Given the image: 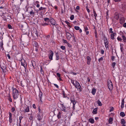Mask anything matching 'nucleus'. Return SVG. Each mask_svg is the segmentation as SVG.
<instances>
[{
    "mask_svg": "<svg viewBox=\"0 0 126 126\" xmlns=\"http://www.w3.org/2000/svg\"><path fill=\"white\" fill-rule=\"evenodd\" d=\"M13 96V98L16 99L18 97L19 95V92L16 89L12 88Z\"/></svg>",
    "mask_w": 126,
    "mask_h": 126,
    "instance_id": "f257e3e1",
    "label": "nucleus"
},
{
    "mask_svg": "<svg viewBox=\"0 0 126 126\" xmlns=\"http://www.w3.org/2000/svg\"><path fill=\"white\" fill-rule=\"evenodd\" d=\"M75 85L74 86L76 88H77V90L79 92H81L82 91V88L79 83L77 81H75Z\"/></svg>",
    "mask_w": 126,
    "mask_h": 126,
    "instance_id": "f03ea898",
    "label": "nucleus"
},
{
    "mask_svg": "<svg viewBox=\"0 0 126 126\" xmlns=\"http://www.w3.org/2000/svg\"><path fill=\"white\" fill-rule=\"evenodd\" d=\"M108 86L110 90H111L113 88V86L112 82L110 80H109L108 81Z\"/></svg>",
    "mask_w": 126,
    "mask_h": 126,
    "instance_id": "7ed1b4c3",
    "label": "nucleus"
},
{
    "mask_svg": "<svg viewBox=\"0 0 126 126\" xmlns=\"http://www.w3.org/2000/svg\"><path fill=\"white\" fill-rule=\"evenodd\" d=\"M21 64L22 65L24 66L25 68V70L26 71L27 66V64L24 59H23L21 60Z\"/></svg>",
    "mask_w": 126,
    "mask_h": 126,
    "instance_id": "20e7f679",
    "label": "nucleus"
},
{
    "mask_svg": "<svg viewBox=\"0 0 126 126\" xmlns=\"http://www.w3.org/2000/svg\"><path fill=\"white\" fill-rule=\"evenodd\" d=\"M23 111L25 112H28L30 111L29 107L26 105L24 106Z\"/></svg>",
    "mask_w": 126,
    "mask_h": 126,
    "instance_id": "39448f33",
    "label": "nucleus"
},
{
    "mask_svg": "<svg viewBox=\"0 0 126 126\" xmlns=\"http://www.w3.org/2000/svg\"><path fill=\"white\" fill-rule=\"evenodd\" d=\"M0 66L3 72L4 73L5 72L6 70V66L5 65L4 63H2L0 65Z\"/></svg>",
    "mask_w": 126,
    "mask_h": 126,
    "instance_id": "423d86ee",
    "label": "nucleus"
},
{
    "mask_svg": "<svg viewBox=\"0 0 126 126\" xmlns=\"http://www.w3.org/2000/svg\"><path fill=\"white\" fill-rule=\"evenodd\" d=\"M50 23L53 26H54L55 27H56V26L57 25V24L56 23V21L53 19L52 18L50 19Z\"/></svg>",
    "mask_w": 126,
    "mask_h": 126,
    "instance_id": "0eeeda50",
    "label": "nucleus"
},
{
    "mask_svg": "<svg viewBox=\"0 0 126 126\" xmlns=\"http://www.w3.org/2000/svg\"><path fill=\"white\" fill-rule=\"evenodd\" d=\"M53 53L52 50H50V53L48 55V57L51 60H52L53 56Z\"/></svg>",
    "mask_w": 126,
    "mask_h": 126,
    "instance_id": "6e6552de",
    "label": "nucleus"
},
{
    "mask_svg": "<svg viewBox=\"0 0 126 126\" xmlns=\"http://www.w3.org/2000/svg\"><path fill=\"white\" fill-rule=\"evenodd\" d=\"M71 103L73 104V107L74 109L75 107V105L76 103V102L74 98L71 99Z\"/></svg>",
    "mask_w": 126,
    "mask_h": 126,
    "instance_id": "1a4fd4ad",
    "label": "nucleus"
},
{
    "mask_svg": "<svg viewBox=\"0 0 126 126\" xmlns=\"http://www.w3.org/2000/svg\"><path fill=\"white\" fill-rule=\"evenodd\" d=\"M66 35L67 38L68 40H70L72 37V35L68 32H66Z\"/></svg>",
    "mask_w": 126,
    "mask_h": 126,
    "instance_id": "9d476101",
    "label": "nucleus"
},
{
    "mask_svg": "<svg viewBox=\"0 0 126 126\" xmlns=\"http://www.w3.org/2000/svg\"><path fill=\"white\" fill-rule=\"evenodd\" d=\"M9 121L10 123H11L12 122V114L10 112H9Z\"/></svg>",
    "mask_w": 126,
    "mask_h": 126,
    "instance_id": "9b49d317",
    "label": "nucleus"
},
{
    "mask_svg": "<svg viewBox=\"0 0 126 126\" xmlns=\"http://www.w3.org/2000/svg\"><path fill=\"white\" fill-rule=\"evenodd\" d=\"M125 22V19L124 17H121L120 19V23L121 24H122Z\"/></svg>",
    "mask_w": 126,
    "mask_h": 126,
    "instance_id": "f8f14e48",
    "label": "nucleus"
},
{
    "mask_svg": "<svg viewBox=\"0 0 126 126\" xmlns=\"http://www.w3.org/2000/svg\"><path fill=\"white\" fill-rule=\"evenodd\" d=\"M86 59L87 60V63L89 65L90 64V62L91 61V58L89 56H87L86 57Z\"/></svg>",
    "mask_w": 126,
    "mask_h": 126,
    "instance_id": "ddd939ff",
    "label": "nucleus"
},
{
    "mask_svg": "<svg viewBox=\"0 0 126 126\" xmlns=\"http://www.w3.org/2000/svg\"><path fill=\"white\" fill-rule=\"evenodd\" d=\"M104 43L106 48H108L109 45H108V42L107 39H106Z\"/></svg>",
    "mask_w": 126,
    "mask_h": 126,
    "instance_id": "4468645a",
    "label": "nucleus"
},
{
    "mask_svg": "<svg viewBox=\"0 0 126 126\" xmlns=\"http://www.w3.org/2000/svg\"><path fill=\"white\" fill-rule=\"evenodd\" d=\"M116 34L115 33H114L111 34V39L112 40H114L115 39L114 36H115Z\"/></svg>",
    "mask_w": 126,
    "mask_h": 126,
    "instance_id": "2eb2a0df",
    "label": "nucleus"
},
{
    "mask_svg": "<svg viewBox=\"0 0 126 126\" xmlns=\"http://www.w3.org/2000/svg\"><path fill=\"white\" fill-rule=\"evenodd\" d=\"M114 17L115 19L118 20L119 18L118 14L117 13L115 14L114 16Z\"/></svg>",
    "mask_w": 126,
    "mask_h": 126,
    "instance_id": "dca6fc26",
    "label": "nucleus"
},
{
    "mask_svg": "<svg viewBox=\"0 0 126 126\" xmlns=\"http://www.w3.org/2000/svg\"><path fill=\"white\" fill-rule=\"evenodd\" d=\"M61 105L62 106V110L63 111L65 112H66L65 108H66L63 105V104H61Z\"/></svg>",
    "mask_w": 126,
    "mask_h": 126,
    "instance_id": "f3484780",
    "label": "nucleus"
},
{
    "mask_svg": "<svg viewBox=\"0 0 126 126\" xmlns=\"http://www.w3.org/2000/svg\"><path fill=\"white\" fill-rule=\"evenodd\" d=\"M42 116H41L40 115L38 114L37 116V119L39 121H40V120L42 119Z\"/></svg>",
    "mask_w": 126,
    "mask_h": 126,
    "instance_id": "a211bd4d",
    "label": "nucleus"
},
{
    "mask_svg": "<svg viewBox=\"0 0 126 126\" xmlns=\"http://www.w3.org/2000/svg\"><path fill=\"white\" fill-rule=\"evenodd\" d=\"M124 99H123L122 100L121 103V108L122 109L124 107Z\"/></svg>",
    "mask_w": 126,
    "mask_h": 126,
    "instance_id": "6ab92c4d",
    "label": "nucleus"
},
{
    "mask_svg": "<svg viewBox=\"0 0 126 126\" xmlns=\"http://www.w3.org/2000/svg\"><path fill=\"white\" fill-rule=\"evenodd\" d=\"M97 108H95L93 110V113L94 114H96L97 113Z\"/></svg>",
    "mask_w": 126,
    "mask_h": 126,
    "instance_id": "aec40b11",
    "label": "nucleus"
},
{
    "mask_svg": "<svg viewBox=\"0 0 126 126\" xmlns=\"http://www.w3.org/2000/svg\"><path fill=\"white\" fill-rule=\"evenodd\" d=\"M57 116L58 119L61 118V112H59L57 115Z\"/></svg>",
    "mask_w": 126,
    "mask_h": 126,
    "instance_id": "412c9836",
    "label": "nucleus"
},
{
    "mask_svg": "<svg viewBox=\"0 0 126 126\" xmlns=\"http://www.w3.org/2000/svg\"><path fill=\"white\" fill-rule=\"evenodd\" d=\"M89 122L92 124H93L94 122V120L93 119L90 118L89 120Z\"/></svg>",
    "mask_w": 126,
    "mask_h": 126,
    "instance_id": "4be33fe9",
    "label": "nucleus"
},
{
    "mask_svg": "<svg viewBox=\"0 0 126 126\" xmlns=\"http://www.w3.org/2000/svg\"><path fill=\"white\" fill-rule=\"evenodd\" d=\"M96 89L94 88L93 89L92 91V94L94 95L95 94L96 92Z\"/></svg>",
    "mask_w": 126,
    "mask_h": 126,
    "instance_id": "5701e85b",
    "label": "nucleus"
},
{
    "mask_svg": "<svg viewBox=\"0 0 126 126\" xmlns=\"http://www.w3.org/2000/svg\"><path fill=\"white\" fill-rule=\"evenodd\" d=\"M33 45L34 46L36 47H38V45L37 44V43L36 42L34 41L33 42Z\"/></svg>",
    "mask_w": 126,
    "mask_h": 126,
    "instance_id": "b1692460",
    "label": "nucleus"
},
{
    "mask_svg": "<svg viewBox=\"0 0 126 126\" xmlns=\"http://www.w3.org/2000/svg\"><path fill=\"white\" fill-rule=\"evenodd\" d=\"M42 95H43L42 93L41 92H40L39 93V97L40 98V100L41 101V99L42 98Z\"/></svg>",
    "mask_w": 126,
    "mask_h": 126,
    "instance_id": "393cba45",
    "label": "nucleus"
},
{
    "mask_svg": "<svg viewBox=\"0 0 126 126\" xmlns=\"http://www.w3.org/2000/svg\"><path fill=\"white\" fill-rule=\"evenodd\" d=\"M44 21L45 22H48L50 21L49 19L47 18H44Z\"/></svg>",
    "mask_w": 126,
    "mask_h": 126,
    "instance_id": "a878e982",
    "label": "nucleus"
},
{
    "mask_svg": "<svg viewBox=\"0 0 126 126\" xmlns=\"http://www.w3.org/2000/svg\"><path fill=\"white\" fill-rule=\"evenodd\" d=\"M120 115L122 117H124L125 116L124 113L123 112H121L120 113Z\"/></svg>",
    "mask_w": 126,
    "mask_h": 126,
    "instance_id": "bb28decb",
    "label": "nucleus"
},
{
    "mask_svg": "<svg viewBox=\"0 0 126 126\" xmlns=\"http://www.w3.org/2000/svg\"><path fill=\"white\" fill-rule=\"evenodd\" d=\"M121 123L122 124H125L126 123L125 120L124 119H121Z\"/></svg>",
    "mask_w": 126,
    "mask_h": 126,
    "instance_id": "cd10ccee",
    "label": "nucleus"
},
{
    "mask_svg": "<svg viewBox=\"0 0 126 126\" xmlns=\"http://www.w3.org/2000/svg\"><path fill=\"white\" fill-rule=\"evenodd\" d=\"M97 104L98 105L100 106H101L102 105V104L101 103V102L99 100H98L97 101Z\"/></svg>",
    "mask_w": 126,
    "mask_h": 126,
    "instance_id": "c85d7f7f",
    "label": "nucleus"
},
{
    "mask_svg": "<svg viewBox=\"0 0 126 126\" xmlns=\"http://www.w3.org/2000/svg\"><path fill=\"white\" fill-rule=\"evenodd\" d=\"M48 24L46 23H41V25H42L44 26H46V25H48Z\"/></svg>",
    "mask_w": 126,
    "mask_h": 126,
    "instance_id": "c756f323",
    "label": "nucleus"
},
{
    "mask_svg": "<svg viewBox=\"0 0 126 126\" xmlns=\"http://www.w3.org/2000/svg\"><path fill=\"white\" fill-rule=\"evenodd\" d=\"M56 60H58L59 59V56L58 53H56Z\"/></svg>",
    "mask_w": 126,
    "mask_h": 126,
    "instance_id": "7c9ffc66",
    "label": "nucleus"
},
{
    "mask_svg": "<svg viewBox=\"0 0 126 126\" xmlns=\"http://www.w3.org/2000/svg\"><path fill=\"white\" fill-rule=\"evenodd\" d=\"M34 14V12H33L32 10L30 12V14L31 16H33Z\"/></svg>",
    "mask_w": 126,
    "mask_h": 126,
    "instance_id": "2f4dec72",
    "label": "nucleus"
},
{
    "mask_svg": "<svg viewBox=\"0 0 126 126\" xmlns=\"http://www.w3.org/2000/svg\"><path fill=\"white\" fill-rule=\"evenodd\" d=\"M112 120V119L111 117L109 119V123H111Z\"/></svg>",
    "mask_w": 126,
    "mask_h": 126,
    "instance_id": "473e14b6",
    "label": "nucleus"
},
{
    "mask_svg": "<svg viewBox=\"0 0 126 126\" xmlns=\"http://www.w3.org/2000/svg\"><path fill=\"white\" fill-rule=\"evenodd\" d=\"M122 38L123 39L124 41V42H126V38L125 36L124 35L122 36Z\"/></svg>",
    "mask_w": 126,
    "mask_h": 126,
    "instance_id": "72a5a7b5",
    "label": "nucleus"
},
{
    "mask_svg": "<svg viewBox=\"0 0 126 126\" xmlns=\"http://www.w3.org/2000/svg\"><path fill=\"white\" fill-rule=\"evenodd\" d=\"M42 69H43L42 67V66H41L40 72H41V74H43L44 73V72H43V71Z\"/></svg>",
    "mask_w": 126,
    "mask_h": 126,
    "instance_id": "f704fd0d",
    "label": "nucleus"
},
{
    "mask_svg": "<svg viewBox=\"0 0 126 126\" xmlns=\"http://www.w3.org/2000/svg\"><path fill=\"white\" fill-rule=\"evenodd\" d=\"M74 28L76 30H78L80 28L79 27L75 26L74 27Z\"/></svg>",
    "mask_w": 126,
    "mask_h": 126,
    "instance_id": "c9c22d12",
    "label": "nucleus"
},
{
    "mask_svg": "<svg viewBox=\"0 0 126 126\" xmlns=\"http://www.w3.org/2000/svg\"><path fill=\"white\" fill-rule=\"evenodd\" d=\"M94 16L95 17V19H96V17L97 16V14L96 13V12L94 10Z\"/></svg>",
    "mask_w": 126,
    "mask_h": 126,
    "instance_id": "e433bc0d",
    "label": "nucleus"
},
{
    "mask_svg": "<svg viewBox=\"0 0 126 126\" xmlns=\"http://www.w3.org/2000/svg\"><path fill=\"white\" fill-rule=\"evenodd\" d=\"M65 22L68 25L69 27H71L69 25V24H70V23L68 21H65Z\"/></svg>",
    "mask_w": 126,
    "mask_h": 126,
    "instance_id": "4c0bfd02",
    "label": "nucleus"
},
{
    "mask_svg": "<svg viewBox=\"0 0 126 126\" xmlns=\"http://www.w3.org/2000/svg\"><path fill=\"white\" fill-rule=\"evenodd\" d=\"M61 48L63 50H64L65 49V47L64 46H62L61 47Z\"/></svg>",
    "mask_w": 126,
    "mask_h": 126,
    "instance_id": "58836bf2",
    "label": "nucleus"
},
{
    "mask_svg": "<svg viewBox=\"0 0 126 126\" xmlns=\"http://www.w3.org/2000/svg\"><path fill=\"white\" fill-rule=\"evenodd\" d=\"M46 9L45 8H44V7H41L39 8V10L40 11L41 10H43L44 9Z\"/></svg>",
    "mask_w": 126,
    "mask_h": 126,
    "instance_id": "ea45409f",
    "label": "nucleus"
},
{
    "mask_svg": "<svg viewBox=\"0 0 126 126\" xmlns=\"http://www.w3.org/2000/svg\"><path fill=\"white\" fill-rule=\"evenodd\" d=\"M74 81L72 79L71 80V81L72 83L73 84L74 86L75 85V83H74V81Z\"/></svg>",
    "mask_w": 126,
    "mask_h": 126,
    "instance_id": "a19ab883",
    "label": "nucleus"
},
{
    "mask_svg": "<svg viewBox=\"0 0 126 126\" xmlns=\"http://www.w3.org/2000/svg\"><path fill=\"white\" fill-rule=\"evenodd\" d=\"M74 18V15H71V16L70 17V19L71 20H73Z\"/></svg>",
    "mask_w": 126,
    "mask_h": 126,
    "instance_id": "79ce46f5",
    "label": "nucleus"
},
{
    "mask_svg": "<svg viewBox=\"0 0 126 126\" xmlns=\"http://www.w3.org/2000/svg\"><path fill=\"white\" fill-rule=\"evenodd\" d=\"M115 64H116V63L115 62H113V63H112V67L113 68H114L115 66Z\"/></svg>",
    "mask_w": 126,
    "mask_h": 126,
    "instance_id": "37998d69",
    "label": "nucleus"
},
{
    "mask_svg": "<svg viewBox=\"0 0 126 126\" xmlns=\"http://www.w3.org/2000/svg\"><path fill=\"white\" fill-rule=\"evenodd\" d=\"M29 119L30 120H32L33 119V117L32 116V115H31L30 116Z\"/></svg>",
    "mask_w": 126,
    "mask_h": 126,
    "instance_id": "c03bdc74",
    "label": "nucleus"
},
{
    "mask_svg": "<svg viewBox=\"0 0 126 126\" xmlns=\"http://www.w3.org/2000/svg\"><path fill=\"white\" fill-rule=\"evenodd\" d=\"M103 57H101L100 59H98V61L99 62H100L101 61H102L103 60Z\"/></svg>",
    "mask_w": 126,
    "mask_h": 126,
    "instance_id": "a18cd8bd",
    "label": "nucleus"
},
{
    "mask_svg": "<svg viewBox=\"0 0 126 126\" xmlns=\"http://www.w3.org/2000/svg\"><path fill=\"white\" fill-rule=\"evenodd\" d=\"M9 98L8 100H9L11 102H12V99L11 98V97L10 95H9Z\"/></svg>",
    "mask_w": 126,
    "mask_h": 126,
    "instance_id": "49530a36",
    "label": "nucleus"
},
{
    "mask_svg": "<svg viewBox=\"0 0 126 126\" xmlns=\"http://www.w3.org/2000/svg\"><path fill=\"white\" fill-rule=\"evenodd\" d=\"M112 28H110L109 29V32L111 33H112L113 32L112 31Z\"/></svg>",
    "mask_w": 126,
    "mask_h": 126,
    "instance_id": "de8ad7c7",
    "label": "nucleus"
},
{
    "mask_svg": "<svg viewBox=\"0 0 126 126\" xmlns=\"http://www.w3.org/2000/svg\"><path fill=\"white\" fill-rule=\"evenodd\" d=\"M117 39L119 41H121L122 40L121 38L119 36L117 38Z\"/></svg>",
    "mask_w": 126,
    "mask_h": 126,
    "instance_id": "09e8293b",
    "label": "nucleus"
},
{
    "mask_svg": "<svg viewBox=\"0 0 126 126\" xmlns=\"http://www.w3.org/2000/svg\"><path fill=\"white\" fill-rule=\"evenodd\" d=\"M85 32L87 31L88 30V28L86 27H84Z\"/></svg>",
    "mask_w": 126,
    "mask_h": 126,
    "instance_id": "8fccbe9b",
    "label": "nucleus"
},
{
    "mask_svg": "<svg viewBox=\"0 0 126 126\" xmlns=\"http://www.w3.org/2000/svg\"><path fill=\"white\" fill-rule=\"evenodd\" d=\"M57 76L59 77V78H60L61 77V75H60V74L59 73H57Z\"/></svg>",
    "mask_w": 126,
    "mask_h": 126,
    "instance_id": "3c124183",
    "label": "nucleus"
},
{
    "mask_svg": "<svg viewBox=\"0 0 126 126\" xmlns=\"http://www.w3.org/2000/svg\"><path fill=\"white\" fill-rule=\"evenodd\" d=\"M8 27L9 29L12 28V26L10 24H8Z\"/></svg>",
    "mask_w": 126,
    "mask_h": 126,
    "instance_id": "603ef678",
    "label": "nucleus"
},
{
    "mask_svg": "<svg viewBox=\"0 0 126 126\" xmlns=\"http://www.w3.org/2000/svg\"><path fill=\"white\" fill-rule=\"evenodd\" d=\"M101 53L102 54H103L104 53V51L102 49L101 50Z\"/></svg>",
    "mask_w": 126,
    "mask_h": 126,
    "instance_id": "864d4df0",
    "label": "nucleus"
},
{
    "mask_svg": "<svg viewBox=\"0 0 126 126\" xmlns=\"http://www.w3.org/2000/svg\"><path fill=\"white\" fill-rule=\"evenodd\" d=\"M67 45L69 47H71V45L69 43H67Z\"/></svg>",
    "mask_w": 126,
    "mask_h": 126,
    "instance_id": "5fc2aeb1",
    "label": "nucleus"
},
{
    "mask_svg": "<svg viewBox=\"0 0 126 126\" xmlns=\"http://www.w3.org/2000/svg\"><path fill=\"white\" fill-rule=\"evenodd\" d=\"M15 110V108L14 107H12V112H14Z\"/></svg>",
    "mask_w": 126,
    "mask_h": 126,
    "instance_id": "6e6d98bb",
    "label": "nucleus"
},
{
    "mask_svg": "<svg viewBox=\"0 0 126 126\" xmlns=\"http://www.w3.org/2000/svg\"><path fill=\"white\" fill-rule=\"evenodd\" d=\"M23 118V117L22 116H20L19 117V119L20 121H21V120Z\"/></svg>",
    "mask_w": 126,
    "mask_h": 126,
    "instance_id": "4d7b16f0",
    "label": "nucleus"
},
{
    "mask_svg": "<svg viewBox=\"0 0 126 126\" xmlns=\"http://www.w3.org/2000/svg\"><path fill=\"white\" fill-rule=\"evenodd\" d=\"M86 10L89 13L90 12V10L88 8V7L87 6L86 7Z\"/></svg>",
    "mask_w": 126,
    "mask_h": 126,
    "instance_id": "13d9d810",
    "label": "nucleus"
},
{
    "mask_svg": "<svg viewBox=\"0 0 126 126\" xmlns=\"http://www.w3.org/2000/svg\"><path fill=\"white\" fill-rule=\"evenodd\" d=\"M54 85L57 88H59L58 86L56 84H54Z\"/></svg>",
    "mask_w": 126,
    "mask_h": 126,
    "instance_id": "bf43d9fd",
    "label": "nucleus"
},
{
    "mask_svg": "<svg viewBox=\"0 0 126 126\" xmlns=\"http://www.w3.org/2000/svg\"><path fill=\"white\" fill-rule=\"evenodd\" d=\"M33 108H34L35 109L36 108V107L35 106V104H33Z\"/></svg>",
    "mask_w": 126,
    "mask_h": 126,
    "instance_id": "052dcab7",
    "label": "nucleus"
},
{
    "mask_svg": "<svg viewBox=\"0 0 126 126\" xmlns=\"http://www.w3.org/2000/svg\"><path fill=\"white\" fill-rule=\"evenodd\" d=\"M114 56H112L111 57V60L112 61H113L114 59Z\"/></svg>",
    "mask_w": 126,
    "mask_h": 126,
    "instance_id": "680f3d73",
    "label": "nucleus"
},
{
    "mask_svg": "<svg viewBox=\"0 0 126 126\" xmlns=\"http://www.w3.org/2000/svg\"><path fill=\"white\" fill-rule=\"evenodd\" d=\"M7 56L8 57L9 59H10V56L9 54H7Z\"/></svg>",
    "mask_w": 126,
    "mask_h": 126,
    "instance_id": "e2e57ef3",
    "label": "nucleus"
},
{
    "mask_svg": "<svg viewBox=\"0 0 126 126\" xmlns=\"http://www.w3.org/2000/svg\"><path fill=\"white\" fill-rule=\"evenodd\" d=\"M76 9L79 10V6H77L76 7Z\"/></svg>",
    "mask_w": 126,
    "mask_h": 126,
    "instance_id": "0e129e2a",
    "label": "nucleus"
},
{
    "mask_svg": "<svg viewBox=\"0 0 126 126\" xmlns=\"http://www.w3.org/2000/svg\"><path fill=\"white\" fill-rule=\"evenodd\" d=\"M121 0H114L115 2H119Z\"/></svg>",
    "mask_w": 126,
    "mask_h": 126,
    "instance_id": "69168bd1",
    "label": "nucleus"
},
{
    "mask_svg": "<svg viewBox=\"0 0 126 126\" xmlns=\"http://www.w3.org/2000/svg\"><path fill=\"white\" fill-rule=\"evenodd\" d=\"M63 41H64V43H66L67 44L68 43L67 42V41L66 40H63Z\"/></svg>",
    "mask_w": 126,
    "mask_h": 126,
    "instance_id": "338daca9",
    "label": "nucleus"
},
{
    "mask_svg": "<svg viewBox=\"0 0 126 126\" xmlns=\"http://www.w3.org/2000/svg\"><path fill=\"white\" fill-rule=\"evenodd\" d=\"M123 26L124 27H126V23H124Z\"/></svg>",
    "mask_w": 126,
    "mask_h": 126,
    "instance_id": "774afa93",
    "label": "nucleus"
}]
</instances>
